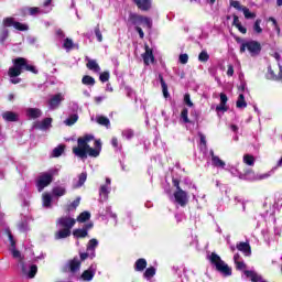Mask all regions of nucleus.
I'll use <instances>...</instances> for the list:
<instances>
[{
    "label": "nucleus",
    "mask_w": 282,
    "mask_h": 282,
    "mask_svg": "<svg viewBox=\"0 0 282 282\" xmlns=\"http://www.w3.org/2000/svg\"><path fill=\"white\" fill-rule=\"evenodd\" d=\"M62 272H72V260H67V262L62 268Z\"/></svg>",
    "instance_id": "nucleus-46"
},
{
    "label": "nucleus",
    "mask_w": 282,
    "mask_h": 282,
    "mask_svg": "<svg viewBox=\"0 0 282 282\" xmlns=\"http://www.w3.org/2000/svg\"><path fill=\"white\" fill-rule=\"evenodd\" d=\"M95 35L99 43H102V33L100 32V28L95 29Z\"/></svg>",
    "instance_id": "nucleus-50"
},
{
    "label": "nucleus",
    "mask_w": 282,
    "mask_h": 282,
    "mask_svg": "<svg viewBox=\"0 0 282 282\" xmlns=\"http://www.w3.org/2000/svg\"><path fill=\"white\" fill-rule=\"evenodd\" d=\"M65 152V145L59 144L58 147L54 148L53 150V158H61Z\"/></svg>",
    "instance_id": "nucleus-35"
},
{
    "label": "nucleus",
    "mask_w": 282,
    "mask_h": 282,
    "mask_svg": "<svg viewBox=\"0 0 282 282\" xmlns=\"http://www.w3.org/2000/svg\"><path fill=\"white\" fill-rule=\"evenodd\" d=\"M2 119L6 122H19V113L14 111H4L2 113Z\"/></svg>",
    "instance_id": "nucleus-18"
},
{
    "label": "nucleus",
    "mask_w": 282,
    "mask_h": 282,
    "mask_svg": "<svg viewBox=\"0 0 282 282\" xmlns=\"http://www.w3.org/2000/svg\"><path fill=\"white\" fill-rule=\"evenodd\" d=\"M184 102H185V105H187V107H193V101H191V95L189 94H185Z\"/></svg>",
    "instance_id": "nucleus-51"
},
{
    "label": "nucleus",
    "mask_w": 282,
    "mask_h": 282,
    "mask_svg": "<svg viewBox=\"0 0 282 282\" xmlns=\"http://www.w3.org/2000/svg\"><path fill=\"white\" fill-rule=\"evenodd\" d=\"M9 241L11 243V248H14V246H17V241H14V236H12V234L9 232Z\"/></svg>",
    "instance_id": "nucleus-61"
},
{
    "label": "nucleus",
    "mask_w": 282,
    "mask_h": 282,
    "mask_svg": "<svg viewBox=\"0 0 282 282\" xmlns=\"http://www.w3.org/2000/svg\"><path fill=\"white\" fill-rule=\"evenodd\" d=\"M216 111H228V107L226 106V104H219L216 107Z\"/></svg>",
    "instance_id": "nucleus-52"
},
{
    "label": "nucleus",
    "mask_w": 282,
    "mask_h": 282,
    "mask_svg": "<svg viewBox=\"0 0 282 282\" xmlns=\"http://www.w3.org/2000/svg\"><path fill=\"white\" fill-rule=\"evenodd\" d=\"M42 204L44 208H52V195L50 193H44L42 195Z\"/></svg>",
    "instance_id": "nucleus-26"
},
{
    "label": "nucleus",
    "mask_w": 282,
    "mask_h": 282,
    "mask_svg": "<svg viewBox=\"0 0 282 282\" xmlns=\"http://www.w3.org/2000/svg\"><path fill=\"white\" fill-rule=\"evenodd\" d=\"M10 252L13 259H18V263L22 270V274H25V257L21 256V251L17 249V246L10 248Z\"/></svg>",
    "instance_id": "nucleus-9"
},
{
    "label": "nucleus",
    "mask_w": 282,
    "mask_h": 282,
    "mask_svg": "<svg viewBox=\"0 0 282 282\" xmlns=\"http://www.w3.org/2000/svg\"><path fill=\"white\" fill-rule=\"evenodd\" d=\"M58 230L55 232V239H67L72 235V217L63 216L56 220Z\"/></svg>",
    "instance_id": "nucleus-3"
},
{
    "label": "nucleus",
    "mask_w": 282,
    "mask_h": 282,
    "mask_svg": "<svg viewBox=\"0 0 282 282\" xmlns=\"http://www.w3.org/2000/svg\"><path fill=\"white\" fill-rule=\"evenodd\" d=\"M227 76H235V68L232 65H228Z\"/></svg>",
    "instance_id": "nucleus-58"
},
{
    "label": "nucleus",
    "mask_w": 282,
    "mask_h": 282,
    "mask_svg": "<svg viewBox=\"0 0 282 282\" xmlns=\"http://www.w3.org/2000/svg\"><path fill=\"white\" fill-rule=\"evenodd\" d=\"M160 83H161L163 96L164 98H166L169 96V86L166 85V82H164V77H162V75H160Z\"/></svg>",
    "instance_id": "nucleus-36"
},
{
    "label": "nucleus",
    "mask_w": 282,
    "mask_h": 282,
    "mask_svg": "<svg viewBox=\"0 0 282 282\" xmlns=\"http://www.w3.org/2000/svg\"><path fill=\"white\" fill-rule=\"evenodd\" d=\"M13 66L9 68L10 78H17L21 76L23 69L26 72H31L32 74H39V70L35 66L28 64V59L25 57H18L12 61Z\"/></svg>",
    "instance_id": "nucleus-2"
},
{
    "label": "nucleus",
    "mask_w": 282,
    "mask_h": 282,
    "mask_svg": "<svg viewBox=\"0 0 282 282\" xmlns=\"http://www.w3.org/2000/svg\"><path fill=\"white\" fill-rule=\"evenodd\" d=\"M29 118H32L33 120H36V118H41L42 112L39 108H29L26 111Z\"/></svg>",
    "instance_id": "nucleus-25"
},
{
    "label": "nucleus",
    "mask_w": 282,
    "mask_h": 282,
    "mask_svg": "<svg viewBox=\"0 0 282 282\" xmlns=\"http://www.w3.org/2000/svg\"><path fill=\"white\" fill-rule=\"evenodd\" d=\"M91 228H94V224L89 223L82 229H75L73 231V237H75V239H85V237L88 235V230H91Z\"/></svg>",
    "instance_id": "nucleus-11"
},
{
    "label": "nucleus",
    "mask_w": 282,
    "mask_h": 282,
    "mask_svg": "<svg viewBox=\"0 0 282 282\" xmlns=\"http://www.w3.org/2000/svg\"><path fill=\"white\" fill-rule=\"evenodd\" d=\"M246 50H248V52L251 54V56H259V54H261V43H259L257 41H252V40L243 42L240 45L241 54H243V52H246Z\"/></svg>",
    "instance_id": "nucleus-6"
},
{
    "label": "nucleus",
    "mask_w": 282,
    "mask_h": 282,
    "mask_svg": "<svg viewBox=\"0 0 282 282\" xmlns=\"http://www.w3.org/2000/svg\"><path fill=\"white\" fill-rule=\"evenodd\" d=\"M261 23L262 20L261 19H257L253 23L252 30H253V34H263V28H261Z\"/></svg>",
    "instance_id": "nucleus-28"
},
{
    "label": "nucleus",
    "mask_w": 282,
    "mask_h": 282,
    "mask_svg": "<svg viewBox=\"0 0 282 282\" xmlns=\"http://www.w3.org/2000/svg\"><path fill=\"white\" fill-rule=\"evenodd\" d=\"M236 107L238 109H246V107H248V104L246 102V98L243 97V94L239 95L238 100L236 102Z\"/></svg>",
    "instance_id": "nucleus-33"
},
{
    "label": "nucleus",
    "mask_w": 282,
    "mask_h": 282,
    "mask_svg": "<svg viewBox=\"0 0 282 282\" xmlns=\"http://www.w3.org/2000/svg\"><path fill=\"white\" fill-rule=\"evenodd\" d=\"M82 83L88 87H94L96 85V79L89 75H86L82 78Z\"/></svg>",
    "instance_id": "nucleus-32"
},
{
    "label": "nucleus",
    "mask_w": 282,
    "mask_h": 282,
    "mask_svg": "<svg viewBox=\"0 0 282 282\" xmlns=\"http://www.w3.org/2000/svg\"><path fill=\"white\" fill-rule=\"evenodd\" d=\"M181 120L185 123L188 124L191 123V119H188V109L184 108L181 112Z\"/></svg>",
    "instance_id": "nucleus-39"
},
{
    "label": "nucleus",
    "mask_w": 282,
    "mask_h": 282,
    "mask_svg": "<svg viewBox=\"0 0 282 282\" xmlns=\"http://www.w3.org/2000/svg\"><path fill=\"white\" fill-rule=\"evenodd\" d=\"M230 7L235 8L236 10H241V11L243 10V8H246V7L241 6V3L239 1H231Z\"/></svg>",
    "instance_id": "nucleus-47"
},
{
    "label": "nucleus",
    "mask_w": 282,
    "mask_h": 282,
    "mask_svg": "<svg viewBox=\"0 0 282 282\" xmlns=\"http://www.w3.org/2000/svg\"><path fill=\"white\" fill-rule=\"evenodd\" d=\"M213 166H216V169H225L226 167V162H224L219 156H213L212 160Z\"/></svg>",
    "instance_id": "nucleus-31"
},
{
    "label": "nucleus",
    "mask_w": 282,
    "mask_h": 282,
    "mask_svg": "<svg viewBox=\"0 0 282 282\" xmlns=\"http://www.w3.org/2000/svg\"><path fill=\"white\" fill-rule=\"evenodd\" d=\"M236 248L239 250V252H242L245 257H250L252 254V249L249 242H238Z\"/></svg>",
    "instance_id": "nucleus-13"
},
{
    "label": "nucleus",
    "mask_w": 282,
    "mask_h": 282,
    "mask_svg": "<svg viewBox=\"0 0 282 282\" xmlns=\"http://www.w3.org/2000/svg\"><path fill=\"white\" fill-rule=\"evenodd\" d=\"M61 94L54 95L50 100V107H52V109L58 107V105H61Z\"/></svg>",
    "instance_id": "nucleus-34"
},
{
    "label": "nucleus",
    "mask_w": 282,
    "mask_h": 282,
    "mask_svg": "<svg viewBox=\"0 0 282 282\" xmlns=\"http://www.w3.org/2000/svg\"><path fill=\"white\" fill-rule=\"evenodd\" d=\"M135 31L138 32L140 39H144V31H142V28L135 26Z\"/></svg>",
    "instance_id": "nucleus-62"
},
{
    "label": "nucleus",
    "mask_w": 282,
    "mask_h": 282,
    "mask_svg": "<svg viewBox=\"0 0 282 282\" xmlns=\"http://www.w3.org/2000/svg\"><path fill=\"white\" fill-rule=\"evenodd\" d=\"M139 10L147 12L151 10V0H132Z\"/></svg>",
    "instance_id": "nucleus-19"
},
{
    "label": "nucleus",
    "mask_w": 282,
    "mask_h": 282,
    "mask_svg": "<svg viewBox=\"0 0 282 282\" xmlns=\"http://www.w3.org/2000/svg\"><path fill=\"white\" fill-rule=\"evenodd\" d=\"M106 213L107 215H110V217H112L113 219L118 217L113 212H111V206L106 207Z\"/></svg>",
    "instance_id": "nucleus-54"
},
{
    "label": "nucleus",
    "mask_w": 282,
    "mask_h": 282,
    "mask_svg": "<svg viewBox=\"0 0 282 282\" xmlns=\"http://www.w3.org/2000/svg\"><path fill=\"white\" fill-rule=\"evenodd\" d=\"M243 164H247V166H253L254 162H257V159H254V155L252 154H245L242 158Z\"/></svg>",
    "instance_id": "nucleus-30"
},
{
    "label": "nucleus",
    "mask_w": 282,
    "mask_h": 282,
    "mask_svg": "<svg viewBox=\"0 0 282 282\" xmlns=\"http://www.w3.org/2000/svg\"><path fill=\"white\" fill-rule=\"evenodd\" d=\"M122 138H126V140H131V138H133L134 133L132 129H124L121 132Z\"/></svg>",
    "instance_id": "nucleus-42"
},
{
    "label": "nucleus",
    "mask_w": 282,
    "mask_h": 282,
    "mask_svg": "<svg viewBox=\"0 0 282 282\" xmlns=\"http://www.w3.org/2000/svg\"><path fill=\"white\" fill-rule=\"evenodd\" d=\"M102 151V142L100 139H95L91 134H86L77 140V147L73 149V153L79 160H87L89 158H98Z\"/></svg>",
    "instance_id": "nucleus-1"
},
{
    "label": "nucleus",
    "mask_w": 282,
    "mask_h": 282,
    "mask_svg": "<svg viewBox=\"0 0 282 282\" xmlns=\"http://www.w3.org/2000/svg\"><path fill=\"white\" fill-rule=\"evenodd\" d=\"M75 122H78V115L73 113L72 115V124H74Z\"/></svg>",
    "instance_id": "nucleus-64"
},
{
    "label": "nucleus",
    "mask_w": 282,
    "mask_h": 282,
    "mask_svg": "<svg viewBox=\"0 0 282 282\" xmlns=\"http://www.w3.org/2000/svg\"><path fill=\"white\" fill-rule=\"evenodd\" d=\"M77 270H80V260L74 258L72 260V272H77Z\"/></svg>",
    "instance_id": "nucleus-43"
},
{
    "label": "nucleus",
    "mask_w": 282,
    "mask_h": 282,
    "mask_svg": "<svg viewBox=\"0 0 282 282\" xmlns=\"http://www.w3.org/2000/svg\"><path fill=\"white\" fill-rule=\"evenodd\" d=\"M95 120L97 124H100L101 127H106V129H109L111 127V121L106 116L97 115Z\"/></svg>",
    "instance_id": "nucleus-21"
},
{
    "label": "nucleus",
    "mask_w": 282,
    "mask_h": 282,
    "mask_svg": "<svg viewBox=\"0 0 282 282\" xmlns=\"http://www.w3.org/2000/svg\"><path fill=\"white\" fill-rule=\"evenodd\" d=\"M147 269V260L144 258H140L134 263L135 272H144Z\"/></svg>",
    "instance_id": "nucleus-23"
},
{
    "label": "nucleus",
    "mask_w": 282,
    "mask_h": 282,
    "mask_svg": "<svg viewBox=\"0 0 282 282\" xmlns=\"http://www.w3.org/2000/svg\"><path fill=\"white\" fill-rule=\"evenodd\" d=\"M96 248H98V240L93 238L88 241L87 245V252H90V259H94V257H96Z\"/></svg>",
    "instance_id": "nucleus-20"
},
{
    "label": "nucleus",
    "mask_w": 282,
    "mask_h": 282,
    "mask_svg": "<svg viewBox=\"0 0 282 282\" xmlns=\"http://www.w3.org/2000/svg\"><path fill=\"white\" fill-rule=\"evenodd\" d=\"M4 28H12L14 26L15 30H19V32H28L29 26L28 24H23L21 22L14 21V18H6L3 20Z\"/></svg>",
    "instance_id": "nucleus-8"
},
{
    "label": "nucleus",
    "mask_w": 282,
    "mask_h": 282,
    "mask_svg": "<svg viewBox=\"0 0 282 282\" xmlns=\"http://www.w3.org/2000/svg\"><path fill=\"white\" fill-rule=\"evenodd\" d=\"M172 184L175 186L176 191H182V187L180 186V180L173 178Z\"/></svg>",
    "instance_id": "nucleus-53"
},
{
    "label": "nucleus",
    "mask_w": 282,
    "mask_h": 282,
    "mask_svg": "<svg viewBox=\"0 0 282 282\" xmlns=\"http://www.w3.org/2000/svg\"><path fill=\"white\" fill-rule=\"evenodd\" d=\"M34 129H40L41 131H47L52 127V118H44L42 122L34 123Z\"/></svg>",
    "instance_id": "nucleus-16"
},
{
    "label": "nucleus",
    "mask_w": 282,
    "mask_h": 282,
    "mask_svg": "<svg viewBox=\"0 0 282 282\" xmlns=\"http://www.w3.org/2000/svg\"><path fill=\"white\" fill-rule=\"evenodd\" d=\"M144 279H153V276H155V268L150 267L145 270V272L143 273Z\"/></svg>",
    "instance_id": "nucleus-38"
},
{
    "label": "nucleus",
    "mask_w": 282,
    "mask_h": 282,
    "mask_svg": "<svg viewBox=\"0 0 282 282\" xmlns=\"http://www.w3.org/2000/svg\"><path fill=\"white\" fill-rule=\"evenodd\" d=\"M234 261H235V263H237V262H239V261H243V259H241V256H240L239 253H236V254L234 256Z\"/></svg>",
    "instance_id": "nucleus-63"
},
{
    "label": "nucleus",
    "mask_w": 282,
    "mask_h": 282,
    "mask_svg": "<svg viewBox=\"0 0 282 282\" xmlns=\"http://www.w3.org/2000/svg\"><path fill=\"white\" fill-rule=\"evenodd\" d=\"M145 52L142 54L144 65H151L155 63V56H153V50L149 45H144Z\"/></svg>",
    "instance_id": "nucleus-12"
},
{
    "label": "nucleus",
    "mask_w": 282,
    "mask_h": 282,
    "mask_svg": "<svg viewBox=\"0 0 282 282\" xmlns=\"http://www.w3.org/2000/svg\"><path fill=\"white\" fill-rule=\"evenodd\" d=\"M236 263V268L238 270H243V274H246V268H248V265L246 264V262H243V260H240L238 262H235Z\"/></svg>",
    "instance_id": "nucleus-45"
},
{
    "label": "nucleus",
    "mask_w": 282,
    "mask_h": 282,
    "mask_svg": "<svg viewBox=\"0 0 282 282\" xmlns=\"http://www.w3.org/2000/svg\"><path fill=\"white\" fill-rule=\"evenodd\" d=\"M209 58H210V55H208V52L206 51H202L198 55V61H200V63H208Z\"/></svg>",
    "instance_id": "nucleus-40"
},
{
    "label": "nucleus",
    "mask_w": 282,
    "mask_h": 282,
    "mask_svg": "<svg viewBox=\"0 0 282 282\" xmlns=\"http://www.w3.org/2000/svg\"><path fill=\"white\" fill-rule=\"evenodd\" d=\"M208 259L212 263V265H215L216 270L220 272L224 276H232V269L228 267L227 263L221 260V257L219 254L213 252L208 256Z\"/></svg>",
    "instance_id": "nucleus-4"
},
{
    "label": "nucleus",
    "mask_w": 282,
    "mask_h": 282,
    "mask_svg": "<svg viewBox=\"0 0 282 282\" xmlns=\"http://www.w3.org/2000/svg\"><path fill=\"white\" fill-rule=\"evenodd\" d=\"M87 182V172H83L82 174L78 175V178H75V183L73 185V188H80L83 184Z\"/></svg>",
    "instance_id": "nucleus-22"
},
{
    "label": "nucleus",
    "mask_w": 282,
    "mask_h": 282,
    "mask_svg": "<svg viewBox=\"0 0 282 282\" xmlns=\"http://www.w3.org/2000/svg\"><path fill=\"white\" fill-rule=\"evenodd\" d=\"M228 102V96L226 94L221 93L220 94V104L226 105Z\"/></svg>",
    "instance_id": "nucleus-55"
},
{
    "label": "nucleus",
    "mask_w": 282,
    "mask_h": 282,
    "mask_svg": "<svg viewBox=\"0 0 282 282\" xmlns=\"http://www.w3.org/2000/svg\"><path fill=\"white\" fill-rule=\"evenodd\" d=\"M39 272V267L36 264H32L30 267V270L28 272V269H25V276H28V279H34V276H36V273Z\"/></svg>",
    "instance_id": "nucleus-27"
},
{
    "label": "nucleus",
    "mask_w": 282,
    "mask_h": 282,
    "mask_svg": "<svg viewBox=\"0 0 282 282\" xmlns=\"http://www.w3.org/2000/svg\"><path fill=\"white\" fill-rule=\"evenodd\" d=\"M99 79L101 83H107L109 80V72H104L99 75Z\"/></svg>",
    "instance_id": "nucleus-48"
},
{
    "label": "nucleus",
    "mask_w": 282,
    "mask_h": 282,
    "mask_svg": "<svg viewBox=\"0 0 282 282\" xmlns=\"http://www.w3.org/2000/svg\"><path fill=\"white\" fill-rule=\"evenodd\" d=\"M174 199L178 206L184 208L188 204V194L184 189L176 191L174 192Z\"/></svg>",
    "instance_id": "nucleus-10"
},
{
    "label": "nucleus",
    "mask_w": 282,
    "mask_h": 282,
    "mask_svg": "<svg viewBox=\"0 0 282 282\" xmlns=\"http://www.w3.org/2000/svg\"><path fill=\"white\" fill-rule=\"evenodd\" d=\"M234 25H235V28H237V30L241 34H247L248 29H246V26L241 25V21H239V17H237V15H234Z\"/></svg>",
    "instance_id": "nucleus-24"
},
{
    "label": "nucleus",
    "mask_w": 282,
    "mask_h": 282,
    "mask_svg": "<svg viewBox=\"0 0 282 282\" xmlns=\"http://www.w3.org/2000/svg\"><path fill=\"white\" fill-rule=\"evenodd\" d=\"M86 67L90 72H94V74H100V65H98V62L96 59L86 57Z\"/></svg>",
    "instance_id": "nucleus-14"
},
{
    "label": "nucleus",
    "mask_w": 282,
    "mask_h": 282,
    "mask_svg": "<svg viewBox=\"0 0 282 282\" xmlns=\"http://www.w3.org/2000/svg\"><path fill=\"white\" fill-rule=\"evenodd\" d=\"M110 143L115 151H122V143L116 137L111 139Z\"/></svg>",
    "instance_id": "nucleus-37"
},
{
    "label": "nucleus",
    "mask_w": 282,
    "mask_h": 282,
    "mask_svg": "<svg viewBox=\"0 0 282 282\" xmlns=\"http://www.w3.org/2000/svg\"><path fill=\"white\" fill-rule=\"evenodd\" d=\"M129 21L132 23V25H137V28L142 25L143 28H148V30H151L153 25V22L150 20V18L137 13H131L129 15Z\"/></svg>",
    "instance_id": "nucleus-5"
},
{
    "label": "nucleus",
    "mask_w": 282,
    "mask_h": 282,
    "mask_svg": "<svg viewBox=\"0 0 282 282\" xmlns=\"http://www.w3.org/2000/svg\"><path fill=\"white\" fill-rule=\"evenodd\" d=\"M66 191L63 187H54L53 188V195L54 197H63L65 195Z\"/></svg>",
    "instance_id": "nucleus-41"
},
{
    "label": "nucleus",
    "mask_w": 282,
    "mask_h": 282,
    "mask_svg": "<svg viewBox=\"0 0 282 282\" xmlns=\"http://www.w3.org/2000/svg\"><path fill=\"white\" fill-rule=\"evenodd\" d=\"M111 192V187L108 185H101L99 187V202H107L109 199V193Z\"/></svg>",
    "instance_id": "nucleus-17"
},
{
    "label": "nucleus",
    "mask_w": 282,
    "mask_h": 282,
    "mask_svg": "<svg viewBox=\"0 0 282 282\" xmlns=\"http://www.w3.org/2000/svg\"><path fill=\"white\" fill-rule=\"evenodd\" d=\"M242 12L245 14V18L247 19H254V17H257V14L250 12V9H248L247 7L242 8Z\"/></svg>",
    "instance_id": "nucleus-44"
},
{
    "label": "nucleus",
    "mask_w": 282,
    "mask_h": 282,
    "mask_svg": "<svg viewBox=\"0 0 282 282\" xmlns=\"http://www.w3.org/2000/svg\"><path fill=\"white\" fill-rule=\"evenodd\" d=\"M88 257L91 258V252L90 251H87L85 253H80L82 261H85V259H88Z\"/></svg>",
    "instance_id": "nucleus-60"
},
{
    "label": "nucleus",
    "mask_w": 282,
    "mask_h": 282,
    "mask_svg": "<svg viewBox=\"0 0 282 282\" xmlns=\"http://www.w3.org/2000/svg\"><path fill=\"white\" fill-rule=\"evenodd\" d=\"M90 219L91 214L89 212H83L82 214H79L76 221H78V224H85V221H89Z\"/></svg>",
    "instance_id": "nucleus-29"
},
{
    "label": "nucleus",
    "mask_w": 282,
    "mask_h": 282,
    "mask_svg": "<svg viewBox=\"0 0 282 282\" xmlns=\"http://www.w3.org/2000/svg\"><path fill=\"white\" fill-rule=\"evenodd\" d=\"M78 206H80V197H77V198L72 203V207H73V208H78Z\"/></svg>",
    "instance_id": "nucleus-59"
},
{
    "label": "nucleus",
    "mask_w": 282,
    "mask_h": 282,
    "mask_svg": "<svg viewBox=\"0 0 282 282\" xmlns=\"http://www.w3.org/2000/svg\"><path fill=\"white\" fill-rule=\"evenodd\" d=\"M94 276H96V269H94V265H91L89 269L85 270L79 279L82 281H93Z\"/></svg>",
    "instance_id": "nucleus-15"
},
{
    "label": "nucleus",
    "mask_w": 282,
    "mask_h": 282,
    "mask_svg": "<svg viewBox=\"0 0 282 282\" xmlns=\"http://www.w3.org/2000/svg\"><path fill=\"white\" fill-rule=\"evenodd\" d=\"M29 14L31 15L39 14V8L36 7L29 8Z\"/></svg>",
    "instance_id": "nucleus-57"
},
{
    "label": "nucleus",
    "mask_w": 282,
    "mask_h": 282,
    "mask_svg": "<svg viewBox=\"0 0 282 282\" xmlns=\"http://www.w3.org/2000/svg\"><path fill=\"white\" fill-rule=\"evenodd\" d=\"M64 47L66 50H72V39H66V41L64 43Z\"/></svg>",
    "instance_id": "nucleus-56"
},
{
    "label": "nucleus",
    "mask_w": 282,
    "mask_h": 282,
    "mask_svg": "<svg viewBox=\"0 0 282 282\" xmlns=\"http://www.w3.org/2000/svg\"><path fill=\"white\" fill-rule=\"evenodd\" d=\"M178 61L182 65H186V63H188V54H181Z\"/></svg>",
    "instance_id": "nucleus-49"
},
{
    "label": "nucleus",
    "mask_w": 282,
    "mask_h": 282,
    "mask_svg": "<svg viewBox=\"0 0 282 282\" xmlns=\"http://www.w3.org/2000/svg\"><path fill=\"white\" fill-rule=\"evenodd\" d=\"M52 182H54V173H42L36 180V188L39 193H42L44 188H47Z\"/></svg>",
    "instance_id": "nucleus-7"
}]
</instances>
